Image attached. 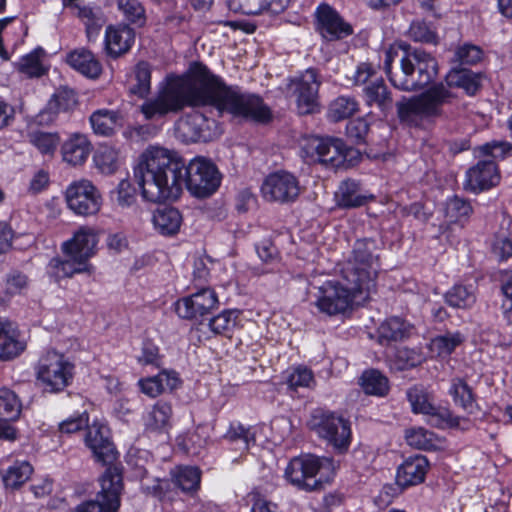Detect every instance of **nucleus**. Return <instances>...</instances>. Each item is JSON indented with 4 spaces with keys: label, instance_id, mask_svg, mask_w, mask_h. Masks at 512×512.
<instances>
[{
    "label": "nucleus",
    "instance_id": "f257e3e1",
    "mask_svg": "<svg viewBox=\"0 0 512 512\" xmlns=\"http://www.w3.org/2000/svg\"><path fill=\"white\" fill-rule=\"evenodd\" d=\"M186 106H211L220 115L258 123H266L272 117L261 97L227 85L199 62L192 63L183 76H168L157 93L146 99L139 109L146 120L153 121Z\"/></svg>",
    "mask_w": 512,
    "mask_h": 512
},
{
    "label": "nucleus",
    "instance_id": "f03ea898",
    "mask_svg": "<svg viewBox=\"0 0 512 512\" xmlns=\"http://www.w3.org/2000/svg\"><path fill=\"white\" fill-rule=\"evenodd\" d=\"M142 196L150 202L176 200L183 186L196 197H207L220 185L216 166L203 157H196L186 166L175 151L149 147L140 157L134 171Z\"/></svg>",
    "mask_w": 512,
    "mask_h": 512
},
{
    "label": "nucleus",
    "instance_id": "7ed1b4c3",
    "mask_svg": "<svg viewBox=\"0 0 512 512\" xmlns=\"http://www.w3.org/2000/svg\"><path fill=\"white\" fill-rule=\"evenodd\" d=\"M375 243L357 240L350 256L339 264L340 280H326L317 287L315 306L329 316L344 313L352 303L368 300L376 291L379 270Z\"/></svg>",
    "mask_w": 512,
    "mask_h": 512
},
{
    "label": "nucleus",
    "instance_id": "20e7f679",
    "mask_svg": "<svg viewBox=\"0 0 512 512\" xmlns=\"http://www.w3.org/2000/svg\"><path fill=\"white\" fill-rule=\"evenodd\" d=\"M480 75L471 70L453 67L445 76V83L433 84L417 96L396 103L400 122L418 126L423 120H434L444 115V106L455 99L452 88H461L475 95L480 88Z\"/></svg>",
    "mask_w": 512,
    "mask_h": 512
},
{
    "label": "nucleus",
    "instance_id": "39448f33",
    "mask_svg": "<svg viewBox=\"0 0 512 512\" xmlns=\"http://www.w3.org/2000/svg\"><path fill=\"white\" fill-rule=\"evenodd\" d=\"M97 243L98 237L93 228L80 227L72 238L62 243L64 257L50 259L46 265L47 276L59 283L62 279L72 278L76 274H93L94 267L89 259L95 254Z\"/></svg>",
    "mask_w": 512,
    "mask_h": 512
},
{
    "label": "nucleus",
    "instance_id": "423d86ee",
    "mask_svg": "<svg viewBox=\"0 0 512 512\" xmlns=\"http://www.w3.org/2000/svg\"><path fill=\"white\" fill-rule=\"evenodd\" d=\"M398 56V49L390 47L385 51L384 70L391 84L403 91H414L430 84L438 73L436 59L429 53L415 49L405 52L400 67L392 70V63Z\"/></svg>",
    "mask_w": 512,
    "mask_h": 512
},
{
    "label": "nucleus",
    "instance_id": "0eeeda50",
    "mask_svg": "<svg viewBox=\"0 0 512 512\" xmlns=\"http://www.w3.org/2000/svg\"><path fill=\"white\" fill-rule=\"evenodd\" d=\"M335 468L332 458L308 454L294 457L287 465L284 475L297 489L312 492L321 489L323 482Z\"/></svg>",
    "mask_w": 512,
    "mask_h": 512
},
{
    "label": "nucleus",
    "instance_id": "6e6552de",
    "mask_svg": "<svg viewBox=\"0 0 512 512\" xmlns=\"http://www.w3.org/2000/svg\"><path fill=\"white\" fill-rule=\"evenodd\" d=\"M309 428L338 453H344L351 444V424L348 419L330 411L316 410L309 420Z\"/></svg>",
    "mask_w": 512,
    "mask_h": 512
},
{
    "label": "nucleus",
    "instance_id": "1a4fd4ad",
    "mask_svg": "<svg viewBox=\"0 0 512 512\" xmlns=\"http://www.w3.org/2000/svg\"><path fill=\"white\" fill-rule=\"evenodd\" d=\"M74 365L61 353L49 350L38 361L36 374L46 392L63 391L72 381Z\"/></svg>",
    "mask_w": 512,
    "mask_h": 512
},
{
    "label": "nucleus",
    "instance_id": "9d476101",
    "mask_svg": "<svg viewBox=\"0 0 512 512\" xmlns=\"http://www.w3.org/2000/svg\"><path fill=\"white\" fill-rule=\"evenodd\" d=\"M101 490L95 499L77 505L72 512H117L120 507V496L123 490L121 471L117 467H109L100 479Z\"/></svg>",
    "mask_w": 512,
    "mask_h": 512
},
{
    "label": "nucleus",
    "instance_id": "9b49d317",
    "mask_svg": "<svg viewBox=\"0 0 512 512\" xmlns=\"http://www.w3.org/2000/svg\"><path fill=\"white\" fill-rule=\"evenodd\" d=\"M301 150L310 161L333 166L340 165L346 158V146L341 139L309 136L304 139Z\"/></svg>",
    "mask_w": 512,
    "mask_h": 512
},
{
    "label": "nucleus",
    "instance_id": "f8f14e48",
    "mask_svg": "<svg viewBox=\"0 0 512 512\" xmlns=\"http://www.w3.org/2000/svg\"><path fill=\"white\" fill-rule=\"evenodd\" d=\"M65 197L69 209L80 216L96 214L102 204L99 191L87 179L72 182L66 189Z\"/></svg>",
    "mask_w": 512,
    "mask_h": 512
},
{
    "label": "nucleus",
    "instance_id": "ddd939ff",
    "mask_svg": "<svg viewBox=\"0 0 512 512\" xmlns=\"http://www.w3.org/2000/svg\"><path fill=\"white\" fill-rule=\"evenodd\" d=\"M320 85L318 72L313 68L305 70L298 78L291 81L299 114H312L319 109Z\"/></svg>",
    "mask_w": 512,
    "mask_h": 512
},
{
    "label": "nucleus",
    "instance_id": "4468645a",
    "mask_svg": "<svg viewBox=\"0 0 512 512\" xmlns=\"http://www.w3.org/2000/svg\"><path fill=\"white\" fill-rule=\"evenodd\" d=\"M297 178L288 172L270 174L262 184L263 197L271 202L289 203L295 201L300 194Z\"/></svg>",
    "mask_w": 512,
    "mask_h": 512
},
{
    "label": "nucleus",
    "instance_id": "2eb2a0df",
    "mask_svg": "<svg viewBox=\"0 0 512 512\" xmlns=\"http://www.w3.org/2000/svg\"><path fill=\"white\" fill-rule=\"evenodd\" d=\"M84 442L94 459L102 465H111L116 461L118 452L111 440L110 429L105 424L93 422L88 425Z\"/></svg>",
    "mask_w": 512,
    "mask_h": 512
},
{
    "label": "nucleus",
    "instance_id": "dca6fc26",
    "mask_svg": "<svg viewBox=\"0 0 512 512\" xmlns=\"http://www.w3.org/2000/svg\"><path fill=\"white\" fill-rule=\"evenodd\" d=\"M218 297L211 288H201L190 296L183 297L176 302L175 310L183 319H193L203 316L215 309Z\"/></svg>",
    "mask_w": 512,
    "mask_h": 512
},
{
    "label": "nucleus",
    "instance_id": "f3484780",
    "mask_svg": "<svg viewBox=\"0 0 512 512\" xmlns=\"http://www.w3.org/2000/svg\"><path fill=\"white\" fill-rule=\"evenodd\" d=\"M315 14L316 28L325 40H340L353 33L352 26L328 4L318 6Z\"/></svg>",
    "mask_w": 512,
    "mask_h": 512
},
{
    "label": "nucleus",
    "instance_id": "a211bd4d",
    "mask_svg": "<svg viewBox=\"0 0 512 512\" xmlns=\"http://www.w3.org/2000/svg\"><path fill=\"white\" fill-rule=\"evenodd\" d=\"M407 399L414 413H421L430 416V422L435 426H442L444 423L457 425L456 418L453 419L448 410L436 408L424 388L414 386L407 390Z\"/></svg>",
    "mask_w": 512,
    "mask_h": 512
},
{
    "label": "nucleus",
    "instance_id": "6ab92c4d",
    "mask_svg": "<svg viewBox=\"0 0 512 512\" xmlns=\"http://www.w3.org/2000/svg\"><path fill=\"white\" fill-rule=\"evenodd\" d=\"M500 180L497 165L493 160H479L466 172L464 188L472 192H480L497 185Z\"/></svg>",
    "mask_w": 512,
    "mask_h": 512
},
{
    "label": "nucleus",
    "instance_id": "aec40b11",
    "mask_svg": "<svg viewBox=\"0 0 512 512\" xmlns=\"http://www.w3.org/2000/svg\"><path fill=\"white\" fill-rule=\"evenodd\" d=\"M177 137L183 142L209 141L211 139L210 122L201 113H193L180 119L176 126Z\"/></svg>",
    "mask_w": 512,
    "mask_h": 512
},
{
    "label": "nucleus",
    "instance_id": "412c9836",
    "mask_svg": "<svg viewBox=\"0 0 512 512\" xmlns=\"http://www.w3.org/2000/svg\"><path fill=\"white\" fill-rule=\"evenodd\" d=\"M77 105V97L74 91L61 89L57 91L43 110L36 116L39 125L52 124L59 113L72 110Z\"/></svg>",
    "mask_w": 512,
    "mask_h": 512
},
{
    "label": "nucleus",
    "instance_id": "4be33fe9",
    "mask_svg": "<svg viewBox=\"0 0 512 512\" xmlns=\"http://www.w3.org/2000/svg\"><path fill=\"white\" fill-rule=\"evenodd\" d=\"M428 466V460L423 455L407 458L397 470V484L405 488L422 483L428 471Z\"/></svg>",
    "mask_w": 512,
    "mask_h": 512
},
{
    "label": "nucleus",
    "instance_id": "5701e85b",
    "mask_svg": "<svg viewBox=\"0 0 512 512\" xmlns=\"http://www.w3.org/2000/svg\"><path fill=\"white\" fill-rule=\"evenodd\" d=\"M94 134L103 137L115 135L124 126V116L119 110L98 109L89 117Z\"/></svg>",
    "mask_w": 512,
    "mask_h": 512
},
{
    "label": "nucleus",
    "instance_id": "b1692460",
    "mask_svg": "<svg viewBox=\"0 0 512 512\" xmlns=\"http://www.w3.org/2000/svg\"><path fill=\"white\" fill-rule=\"evenodd\" d=\"M135 32L128 25L108 26L105 32V47L112 57L128 52L134 42Z\"/></svg>",
    "mask_w": 512,
    "mask_h": 512
},
{
    "label": "nucleus",
    "instance_id": "393cba45",
    "mask_svg": "<svg viewBox=\"0 0 512 512\" xmlns=\"http://www.w3.org/2000/svg\"><path fill=\"white\" fill-rule=\"evenodd\" d=\"M91 151V142L85 134L81 133L72 134L61 147L63 160L73 166L86 162Z\"/></svg>",
    "mask_w": 512,
    "mask_h": 512
},
{
    "label": "nucleus",
    "instance_id": "a878e982",
    "mask_svg": "<svg viewBox=\"0 0 512 512\" xmlns=\"http://www.w3.org/2000/svg\"><path fill=\"white\" fill-rule=\"evenodd\" d=\"M180 381L174 371H161L155 376L142 378L138 381L140 390L145 395L155 398L166 388L173 390L178 387Z\"/></svg>",
    "mask_w": 512,
    "mask_h": 512
},
{
    "label": "nucleus",
    "instance_id": "bb28decb",
    "mask_svg": "<svg viewBox=\"0 0 512 512\" xmlns=\"http://www.w3.org/2000/svg\"><path fill=\"white\" fill-rule=\"evenodd\" d=\"M24 350L18 331L8 320L0 319V360H10Z\"/></svg>",
    "mask_w": 512,
    "mask_h": 512
},
{
    "label": "nucleus",
    "instance_id": "cd10ccee",
    "mask_svg": "<svg viewBox=\"0 0 512 512\" xmlns=\"http://www.w3.org/2000/svg\"><path fill=\"white\" fill-rule=\"evenodd\" d=\"M414 326L399 317L386 319L378 328V338L381 344L392 341H402L413 333Z\"/></svg>",
    "mask_w": 512,
    "mask_h": 512
},
{
    "label": "nucleus",
    "instance_id": "c85d7f7f",
    "mask_svg": "<svg viewBox=\"0 0 512 512\" xmlns=\"http://www.w3.org/2000/svg\"><path fill=\"white\" fill-rule=\"evenodd\" d=\"M67 62L75 70L90 78L98 77L102 71L99 60L91 51L84 48L69 53Z\"/></svg>",
    "mask_w": 512,
    "mask_h": 512
},
{
    "label": "nucleus",
    "instance_id": "c756f323",
    "mask_svg": "<svg viewBox=\"0 0 512 512\" xmlns=\"http://www.w3.org/2000/svg\"><path fill=\"white\" fill-rule=\"evenodd\" d=\"M289 2L290 0H246L239 6L229 3V8L235 12L241 11L246 15H259L264 12L279 14L288 7Z\"/></svg>",
    "mask_w": 512,
    "mask_h": 512
},
{
    "label": "nucleus",
    "instance_id": "7c9ffc66",
    "mask_svg": "<svg viewBox=\"0 0 512 512\" xmlns=\"http://www.w3.org/2000/svg\"><path fill=\"white\" fill-rule=\"evenodd\" d=\"M152 221L155 229L162 235H174L180 229L182 216L176 208L164 207L154 212Z\"/></svg>",
    "mask_w": 512,
    "mask_h": 512
},
{
    "label": "nucleus",
    "instance_id": "2f4dec72",
    "mask_svg": "<svg viewBox=\"0 0 512 512\" xmlns=\"http://www.w3.org/2000/svg\"><path fill=\"white\" fill-rule=\"evenodd\" d=\"M336 202L339 207L355 208L367 203L370 197L362 194L356 181H343L335 194Z\"/></svg>",
    "mask_w": 512,
    "mask_h": 512
},
{
    "label": "nucleus",
    "instance_id": "473e14b6",
    "mask_svg": "<svg viewBox=\"0 0 512 512\" xmlns=\"http://www.w3.org/2000/svg\"><path fill=\"white\" fill-rule=\"evenodd\" d=\"M465 341V336L459 332H446L431 339L429 349L438 357H448Z\"/></svg>",
    "mask_w": 512,
    "mask_h": 512
},
{
    "label": "nucleus",
    "instance_id": "72a5a7b5",
    "mask_svg": "<svg viewBox=\"0 0 512 512\" xmlns=\"http://www.w3.org/2000/svg\"><path fill=\"white\" fill-rule=\"evenodd\" d=\"M151 89V70L146 62H140L135 66L129 81V92L140 98L148 95Z\"/></svg>",
    "mask_w": 512,
    "mask_h": 512
},
{
    "label": "nucleus",
    "instance_id": "f704fd0d",
    "mask_svg": "<svg viewBox=\"0 0 512 512\" xmlns=\"http://www.w3.org/2000/svg\"><path fill=\"white\" fill-rule=\"evenodd\" d=\"M366 103L369 106H377L382 112H386L392 107V98L384 84L383 80H377L370 83L364 89Z\"/></svg>",
    "mask_w": 512,
    "mask_h": 512
},
{
    "label": "nucleus",
    "instance_id": "c9c22d12",
    "mask_svg": "<svg viewBox=\"0 0 512 512\" xmlns=\"http://www.w3.org/2000/svg\"><path fill=\"white\" fill-rule=\"evenodd\" d=\"M121 153L111 146H100L94 155L96 167L105 174L114 173L121 164Z\"/></svg>",
    "mask_w": 512,
    "mask_h": 512
},
{
    "label": "nucleus",
    "instance_id": "e433bc0d",
    "mask_svg": "<svg viewBox=\"0 0 512 512\" xmlns=\"http://www.w3.org/2000/svg\"><path fill=\"white\" fill-rule=\"evenodd\" d=\"M32 472L29 462L16 461L2 474V481L6 488L16 489L30 478Z\"/></svg>",
    "mask_w": 512,
    "mask_h": 512
},
{
    "label": "nucleus",
    "instance_id": "4c0bfd02",
    "mask_svg": "<svg viewBox=\"0 0 512 512\" xmlns=\"http://www.w3.org/2000/svg\"><path fill=\"white\" fill-rule=\"evenodd\" d=\"M27 138L29 143L43 155H53L60 143L57 132L30 131Z\"/></svg>",
    "mask_w": 512,
    "mask_h": 512
},
{
    "label": "nucleus",
    "instance_id": "58836bf2",
    "mask_svg": "<svg viewBox=\"0 0 512 512\" xmlns=\"http://www.w3.org/2000/svg\"><path fill=\"white\" fill-rule=\"evenodd\" d=\"M239 312L224 310L209 320L206 326L214 335L229 336L237 325Z\"/></svg>",
    "mask_w": 512,
    "mask_h": 512
},
{
    "label": "nucleus",
    "instance_id": "ea45409f",
    "mask_svg": "<svg viewBox=\"0 0 512 512\" xmlns=\"http://www.w3.org/2000/svg\"><path fill=\"white\" fill-rule=\"evenodd\" d=\"M454 403L469 413L473 412L475 407V398L471 387L461 378H455L451 382L449 389Z\"/></svg>",
    "mask_w": 512,
    "mask_h": 512
},
{
    "label": "nucleus",
    "instance_id": "a19ab883",
    "mask_svg": "<svg viewBox=\"0 0 512 512\" xmlns=\"http://www.w3.org/2000/svg\"><path fill=\"white\" fill-rule=\"evenodd\" d=\"M445 300L453 308L467 309L475 303L476 295L471 285H455L445 294Z\"/></svg>",
    "mask_w": 512,
    "mask_h": 512
},
{
    "label": "nucleus",
    "instance_id": "79ce46f5",
    "mask_svg": "<svg viewBox=\"0 0 512 512\" xmlns=\"http://www.w3.org/2000/svg\"><path fill=\"white\" fill-rule=\"evenodd\" d=\"M171 415V405L166 402L159 401L145 415V426L149 430H161L168 425Z\"/></svg>",
    "mask_w": 512,
    "mask_h": 512
},
{
    "label": "nucleus",
    "instance_id": "37998d69",
    "mask_svg": "<svg viewBox=\"0 0 512 512\" xmlns=\"http://www.w3.org/2000/svg\"><path fill=\"white\" fill-rule=\"evenodd\" d=\"M208 434L206 428L198 426L194 431L187 433L185 436L178 439V445L187 454L191 456H198L206 447Z\"/></svg>",
    "mask_w": 512,
    "mask_h": 512
},
{
    "label": "nucleus",
    "instance_id": "c03bdc74",
    "mask_svg": "<svg viewBox=\"0 0 512 512\" xmlns=\"http://www.w3.org/2000/svg\"><path fill=\"white\" fill-rule=\"evenodd\" d=\"M361 386L366 394L384 396L389 390L388 379L378 370H367L362 374Z\"/></svg>",
    "mask_w": 512,
    "mask_h": 512
},
{
    "label": "nucleus",
    "instance_id": "a18cd8bd",
    "mask_svg": "<svg viewBox=\"0 0 512 512\" xmlns=\"http://www.w3.org/2000/svg\"><path fill=\"white\" fill-rule=\"evenodd\" d=\"M472 212L470 202L458 196L448 199L445 204V217L451 223L466 222Z\"/></svg>",
    "mask_w": 512,
    "mask_h": 512
},
{
    "label": "nucleus",
    "instance_id": "49530a36",
    "mask_svg": "<svg viewBox=\"0 0 512 512\" xmlns=\"http://www.w3.org/2000/svg\"><path fill=\"white\" fill-rule=\"evenodd\" d=\"M174 484L184 492L196 490L200 484V471L196 467L179 466L172 473Z\"/></svg>",
    "mask_w": 512,
    "mask_h": 512
},
{
    "label": "nucleus",
    "instance_id": "de8ad7c7",
    "mask_svg": "<svg viewBox=\"0 0 512 512\" xmlns=\"http://www.w3.org/2000/svg\"><path fill=\"white\" fill-rule=\"evenodd\" d=\"M358 110L357 101L348 96H339L329 106L328 117L334 122L351 117Z\"/></svg>",
    "mask_w": 512,
    "mask_h": 512
},
{
    "label": "nucleus",
    "instance_id": "09e8293b",
    "mask_svg": "<svg viewBox=\"0 0 512 512\" xmlns=\"http://www.w3.org/2000/svg\"><path fill=\"white\" fill-rule=\"evenodd\" d=\"M43 54V49L37 48L31 53L21 57L16 64L17 70L28 77H39L43 75L45 70L40 59Z\"/></svg>",
    "mask_w": 512,
    "mask_h": 512
},
{
    "label": "nucleus",
    "instance_id": "8fccbe9b",
    "mask_svg": "<svg viewBox=\"0 0 512 512\" xmlns=\"http://www.w3.org/2000/svg\"><path fill=\"white\" fill-rule=\"evenodd\" d=\"M118 10L124 19L139 27L146 22V14L143 5L138 0H115Z\"/></svg>",
    "mask_w": 512,
    "mask_h": 512
},
{
    "label": "nucleus",
    "instance_id": "3c124183",
    "mask_svg": "<svg viewBox=\"0 0 512 512\" xmlns=\"http://www.w3.org/2000/svg\"><path fill=\"white\" fill-rule=\"evenodd\" d=\"M21 412V404L17 395L7 389H0V418L5 421L15 420Z\"/></svg>",
    "mask_w": 512,
    "mask_h": 512
},
{
    "label": "nucleus",
    "instance_id": "603ef678",
    "mask_svg": "<svg viewBox=\"0 0 512 512\" xmlns=\"http://www.w3.org/2000/svg\"><path fill=\"white\" fill-rule=\"evenodd\" d=\"M286 383L291 389L312 388L315 385V379L311 369L297 366L287 371Z\"/></svg>",
    "mask_w": 512,
    "mask_h": 512
},
{
    "label": "nucleus",
    "instance_id": "864d4df0",
    "mask_svg": "<svg viewBox=\"0 0 512 512\" xmlns=\"http://www.w3.org/2000/svg\"><path fill=\"white\" fill-rule=\"evenodd\" d=\"M407 443L416 449L430 450L435 446V435L425 428L418 427L406 431Z\"/></svg>",
    "mask_w": 512,
    "mask_h": 512
},
{
    "label": "nucleus",
    "instance_id": "5fc2aeb1",
    "mask_svg": "<svg viewBox=\"0 0 512 512\" xmlns=\"http://www.w3.org/2000/svg\"><path fill=\"white\" fill-rule=\"evenodd\" d=\"M231 442H242V449L248 450L256 442L255 431L252 427H244L240 423L231 424L225 434Z\"/></svg>",
    "mask_w": 512,
    "mask_h": 512
},
{
    "label": "nucleus",
    "instance_id": "6e6d98bb",
    "mask_svg": "<svg viewBox=\"0 0 512 512\" xmlns=\"http://www.w3.org/2000/svg\"><path fill=\"white\" fill-rule=\"evenodd\" d=\"M482 57L483 51L479 46L465 43L455 50L452 62L459 65H474L480 62Z\"/></svg>",
    "mask_w": 512,
    "mask_h": 512
},
{
    "label": "nucleus",
    "instance_id": "4d7b16f0",
    "mask_svg": "<svg viewBox=\"0 0 512 512\" xmlns=\"http://www.w3.org/2000/svg\"><path fill=\"white\" fill-rule=\"evenodd\" d=\"M480 155L490 157L495 162L496 159H503L512 152V144L509 141H491L478 148Z\"/></svg>",
    "mask_w": 512,
    "mask_h": 512
},
{
    "label": "nucleus",
    "instance_id": "13d9d810",
    "mask_svg": "<svg viewBox=\"0 0 512 512\" xmlns=\"http://www.w3.org/2000/svg\"><path fill=\"white\" fill-rule=\"evenodd\" d=\"M23 25L16 16H10L0 19V56L4 60L9 59L7 51L4 49V41L10 33L22 30Z\"/></svg>",
    "mask_w": 512,
    "mask_h": 512
},
{
    "label": "nucleus",
    "instance_id": "bf43d9fd",
    "mask_svg": "<svg viewBox=\"0 0 512 512\" xmlns=\"http://www.w3.org/2000/svg\"><path fill=\"white\" fill-rule=\"evenodd\" d=\"M408 36L417 42L433 43L437 42L435 32L424 21H413L408 30Z\"/></svg>",
    "mask_w": 512,
    "mask_h": 512
},
{
    "label": "nucleus",
    "instance_id": "052dcab7",
    "mask_svg": "<svg viewBox=\"0 0 512 512\" xmlns=\"http://www.w3.org/2000/svg\"><path fill=\"white\" fill-rule=\"evenodd\" d=\"M369 130V125L366 120L358 118L350 121L346 126L347 137L354 143L359 144L364 142Z\"/></svg>",
    "mask_w": 512,
    "mask_h": 512
},
{
    "label": "nucleus",
    "instance_id": "680f3d73",
    "mask_svg": "<svg viewBox=\"0 0 512 512\" xmlns=\"http://www.w3.org/2000/svg\"><path fill=\"white\" fill-rule=\"evenodd\" d=\"M88 414L83 412L59 423V431L65 434L75 433L88 426Z\"/></svg>",
    "mask_w": 512,
    "mask_h": 512
},
{
    "label": "nucleus",
    "instance_id": "e2e57ef3",
    "mask_svg": "<svg viewBox=\"0 0 512 512\" xmlns=\"http://www.w3.org/2000/svg\"><path fill=\"white\" fill-rule=\"evenodd\" d=\"M28 286V278L25 274L13 271L6 277V293L10 296L19 294Z\"/></svg>",
    "mask_w": 512,
    "mask_h": 512
},
{
    "label": "nucleus",
    "instance_id": "0e129e2a",
    "mask_svg": "<svg viewBox=\"0 0 512 512\" xmlns=\"http://www.w3.org/2000/svg\"><path fill=\"white\" fill-rule=\"evenodd\" d=\"M135 200V190L132 188L129 181H121L118 185V204L122 207H129L135 202Z\"/></svg>",
    "mask_w": 512,
    "mask_h": 512
},
{
    "label": "nucleus",
    "instance_id": "69168bd1",
    "mask_svg": "<svg viewBox=\"0 0 512 512\" xmlns=\"http://www.w3.org/2000/svg\"><path fill=\"white\" fill-rule=\"evenodd\" d=\"M159 351L158 347L151 342H145L142 347L141 355L138 356V362L142 365L158 366Z\"/></svg>",
    "mask_w": 512,
    "mask_h": 512
},
{
    "label": "nucleus",
    "instance_id": "338daca9",
    "mask_svg": "<svg viewBox=\"0 0 512 512\" xmlns=\"http://www.w3.org/2000/svg\"><path fill=\"white\" fill-rule=\"evenodd\" d=\"M492 250L500 260L508 259L512 257V241L505 236H499L493 242Z\"/></svg>",
    "mask_w": 512,
    "mask_h": 512
},
{
    "label": "nucleus",
    "instance_id": "774afa93",
    "mask_svg": "<svg viewBox=\"0 0 512 512\" xmlns=\"http://www.w3.org/2000/svg\"><path fill=\"white\" fill-rule=\"evenodd\" d=\"M49 173L43 169L38 170L31 178L29 192L37 194L48 187Z\"/></svg>",
    "mask_w": 512,
    "mask_h": 512
}]
</instances>
